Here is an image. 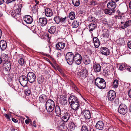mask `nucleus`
Here are the masks:
<instances>
[{
	"instance_id": "nucleus-1",
	"label": "nucleus",
	"mask_w": 131,
	"mask_h": 131,
	"mask_svg": "<svg viewBox=\"0 0 131 131\" xmlns=\"http://www.w3.org/2000/svg\"><path fill=\"white\" fill-rule=\"evenodd\" d=\"M95 83L100 89H104L106 86V83L105 80L100 78H97L95 79Z\"/></svg>"
},
{
	"instance_id": "nucleus-2",
	"label": "nucleus",
	"mask_w": 131,
	"mask_h": 131,
	"mask_svg": "<svg viewBox=\"0 0 131 131\" xmlns=\"http://www.w3.org/2000/svg\"><path fill=\"white\" fill-rule=\"evenodd\" d=\"M74 54L72 52L67 53L66 57L68 64L70 65L73 63L74 61Z\"/></svg>"
},
{
	"instance_id": "nucleus-3",
	"label": "nucleus",
	"mask_w": 131,
	"mask_h": 131,
	"mask_svg": "<svg viewBox=\"0 0 131 131\" xmlns=\"http://www.w3.org/2000/svg\"><path fill=\"white\" fill-rule=\"evenodd\" d=\"M88 73L87 69L84 67L81 70V72H78L77 75L78 77L82 79H84L87 76Z\"/></svg>"
},
{
	"instance_id": "nucleus-4",
	"label": "nucleus",
	"mask_w": 131,
	"mask_h": 131,
	"mask_svg": "<svg viewBox=\"0 0 131 131\" xmlns=\"http://www.w3.org/2000/svg\"><path fill=\"white\" fill-rule=\"evenodd\" d=\"M28 81L27 77L25 75L21 76L19 78V81L21 85L23 87L27 86Z\"/></svg>"
},
{
	"instance_id": "nucleus-5",
	"label": "nucleus",
	"mask_w": 131,
	"mask_h": 131,
	"mask_svg": "<svg viewBox=\"0 0 131 131\" xmlns=\"http://www.w3.org/2000/svg\"><path fill=\"white\" fill-rule=\"evenodd\" d=\"M127 106L124 104H121L118 108V111L120 114H125L127 111Z\"/></svg>"
},
{
	"instance_id": "nucleus-6",
	"label": "nucleus",
	"mask_w": 131,
	"mask_h": 131,
	"mask_svg": "<svg viewBox=\"0 0 131 131\" xmlns=\"http://www.w3.org/2000/svg\"><path fill=\"white\" fill-rule=\"evenodd\" d=\"M74 61L76 64L80 65L81 62L82 57L81 54L79 53H76L74 55Z\"/></svg>"
},
{
	"instance_id": "nucleus-7",
	"label": "nucleus",
	"mask_w": 131,
	"mask_h": 131,
	"mask_svg": "<svg viewBox=\"0 0 131 131\" xmlns=\"http://www.w3.org/2000/svg\"><path fill=\"white\" fill-rule=\"evenodd\" d=\"M27 78L28 81L30 83L34 82L36 79V76L34 73L32 72H29L28 74Z\"/></svg>"
},
{
	"instance_id": "nucleus-8",
	"label": "nucleus",
	"mask_w": 131,
	"mask_h": 131,
	"mask_svg": "<svg viewBox=\"0 0 131 131\" xmlns=\"http://www.w3.org/2000/svg\"><path fill=\"white\" fill-rule=\"evenodd\" d=\"M107 95L108 100L110 101H112L115 98L116 94L114 91L111 90L109 92Z\"/></svg>"
},
{
	"instance_id": "nucleus-9",
	"label": "nucleus",
	"mask_w": 131,
	"mask_h": 131,
	"mask_svg": "<svg viewBox=\"0 0 131 131\" xmlns=\"http://www.w3.org/2000/svg\"><path fill=\"white\" fill-rule=\"evenodd\" d=\"M82 116L86 119H89L91 117L90 112L88 110L83 111L81 114Z\"/></svg>"
},
{
	"instance_id": "nucleus-10",
	"label": "nucleus",
	"mask_w": 131,
	"mask_h": 131,
	"mask_svg": "<svg viewBox=\"0 0 131 131\" xmlns=\"http://www.w3.org/2000/svg\"><path fill=\"white\" fill-rule=\"evenodd\" d=\"M120 26L123 29H124L129 26H131V20L125 22L121 21L120 24Z\"/></svg>"
},
{
	"instance_id": "nucleus-11",
	"label": "nucleus",
	"mask_w": 131,
	"mask_h": 131,
	"mask_svg": "<svg viewBox=\"0 0 131 131\" xmlns=\"http://www.w3.org/2000/svg\"><path fill=\"white\" fill-rule=\"evenodd\" d=\"M38 22L39 25L44 26L47 24V20L45 18H40L39 19Z\"/></svg>"
},
{
	"instance_id": "nucleus-12",
	"label": "nucleus",
	"mask_w": 131,
	"mask_h": 131,
	"mask_svg": "<svg viewBox=\"0 0 131 131\" xmlns=\"http://www.w3.org/2000/svg\"><path fill=\"white\" fill-rule=\"evenodd\" d=\"M96 128L99 130H102L104 128V124L103 122L102 121L97 122L95 125Z\"/></svg>"
},
{
	"instance_id": "nucleus-13",
	"label": "nucleus",
	"mask_w": 131,
	"mask_h": 131,
	"mask_svg": "<svg viewBox=\"0 0 131 131\" xmlns=\"http://www.w3.org/2000/svg\"><path fill=\"white\" fill-rule=\"evenodd\" d=\"M24 20L27 24H31L33 21V19L31 17L28 15L24 16Z\"/></svg>"
},
{
	"instance_id": "nucleus-14",
	"label": "nucleus",
	"mask_w": 131,
	"mask_h": 131,
	"mask_svg": "<svg viewBox=\"0 0 131 131\" xmlns=\"http://www.w3.org/2000/svg\"><path fill=\"white\" fill-rule=\"evenodd\" d=\"M70 116V112H67L65 113L64 116L62 117V120L64 122H67L69 119Z\"/></svg>"
},
{
	"instance_id": "nucleus-15",
	"label": "nucleus",
	"mask_w": 131,
	"mask_h": 131,
	"mask_svg": "<svg viewBox=\"0 0 131 131\" xmlns=\"http://www.w3.org/2000/svg\"><path fill=\"white\" fill-rule=\"evenodd\" d=\"M59 102L62 105H64L67 104V100L66 95H61L60 96Z\"/></svg>"
},
{
	"instance_id": "nucleus-16",
	"label": "nucleus",
	"mask_w": 131,
	"mask_h": 131,
	"mask_svg": "<svg viewBox=\"0 0 131 131\" xmlns=\"http://www.w3.org/2000/svg\"><path fill=\"white\" fill-rule=\"evenodd\" d=\"M3 63H4L3 68L5 69L6 71H9L11 68V65L9 61Z\"/></svg>"
},
{
	"instance_id": "nucleus-17",
	"label": "nucleus",
	"mask_w": 131,
	"mask_h": 131,
	"mask_svg": "<svg viewBox=\"0 0 131 131\" xmlns=\"http://www.w3.org/2000/svg\"><path fill=\"white\" fill-rule=\"evenodd\" d=\"M78 101V99L74 95L71 96L69 97V102L70 104Z\"/></svg>"
},
{
	"instance_id": "nucleus-18",
	"label": "nucleus",
	"mask_w": 131,
	"mask_h": 131,
	"mask_svg": "<svg viewBox=\"0 0 131 131\" xmlns=\"http://www.w3.org/2000/svg\"><path fill=\"white\" fill-rule=\"evenodd\" d=\"M101 53L105 55H108L110 54V51L107 48L102 47L101 48Z\"/></svg>"
},
{
	"instance_id": "nucleus-19",
	"label": "nucleus",
	"mask_w": 131,
	"mask_h": 131,
	"mask_svg": "<svg viewBox=\"0 0 131 131\" xmlns=\"http://www.w3.org/2000/svg\"><path fill=\"white\" fill-rule=\"evenodd\" d=\"M72 108L75 111H76L79 109L80 104L79 101L75 102V103L70 104Z\"/></svg>"
},
{
	"instance_id": "nucleus-20",
	"label": "nucleus",
	"mask_w": 131,
	"mask_h": 131,
	"mask_svg": "<svg viewBox=\"0 0 131 131\" xmlns=\"http://www.w3.org/2000/svg\"><path fill=\"white\" fill-rule=\"evenodd\" d=\"M47 99V96L45 95L42 94L40 95L39 97V101L41 103L45 102Z\"/></svg>"
},
{
	"instance_id": "nucleus-21",
	"label": "nucleus",
	"mask_w": 131,
	"mask_h": 131,
	"mask_svg": "<svg viewBox=\"0 0 131 131\" xmlns=\"http://www.w3.org/2000/svg\"><path fill=\"white\" fill-rule=\"evenodd\" d=\"M7 47L6 42L4 40H1L0 41V48L2 50H5Z\"/></svg>"
},
{
	"instance_id": "nucleus-22",
	"label": "nucleus",
	"mask_w": 131,
	"mask_h": 131,
	"mask_svg": "<svg viewBox=\"0 0 131 131\" xmlns=\"http://www.w3.org/2000/svg\"><path fill=\"white\" fill-rule=\"evenodd\" d=\"M101 69V67L99 64H95L93 66V70L96 73L100 72Z\"/></svg>"
},
{
	"instance_id": "nucleus-23",
	"label": "nucleus",
	"mask_w": 131,
	"mask_h": 131,
	"mask_svg": "<svg viewBox=\"0 0 131 131\" xmlns=\"http://www.w3.org/2000/svg\"><path fill=\"white\" fill-rule=\"evenodd\" d=\"M65 44L63 42H59L56 45V47L57 50H60L64 48Z\"/></svg>"
},
{
	"instance_id": "nucleus-24",
	"label": "nucleus",
	"mask_w": 131,
	"mask_h": 131,
	"mask_svg": "<svg viewBox=\"0 0 131 131\" xmlns=\"http://www.w3.org/2000/svg\"><path fill=\"white\" fill-rule=\"evenodd\" d=\"M46 15L48 17L51 16L53 15V12L52 10L50 8H47L45 10Z\"/></svg>"
},
{
	"instance_id": "nucleus-25",
	"label": "nucleus",
	"mask_w": 131,
	"mask_h": 131,
	"mask_svg": "<svg viewBox=\"0 0 131 131\" xmlns=\"http://www.w3.org/2000/svg\"><path fill=\"white\" fill-rule=\"evenodd\" d=\"M22 7V4H20L18 5V8L16 9L15 13L13 14L14 16L20 15L21 9Z\"/></svg>"
},
{
	"instance_id": "nucleus-26",
	"label": "nucleus",
	"mask_w": 131,
	"mask_h": 131,
	"mask_svg": "<svg viewBox=\"0 0 131 131\" xmlns=\"http://www.w3.org/2000/svg\"><path fill=\"white\" fill-rule=\"evenodd\" d=\"M116 6V3L112 2L108 3L107 4V7L108 8H111L113 9H114Z\"/></svg>"
},
{
	"instance_id": "nucleus-27",
	"label": "nucleus",
	"mask_w": 131,
	"mask_h": 131,
	"mask_svg": "<svg viewBox=\"0 0 131 131\" xmlns=\"http://www.w3.org/2000/svg\"><path fill=\"white\" fill-rule=\"evenodd\" d=\"M49 106L55 107V104L54 102L51 99L48 100L46 103V106Z\"/></svg>"
},
{
	"instance_id": "nucleus-28",
	"label": "nucleus",
	"mask_w": 131,
	"mask_h": 131,
	"mask_svg": "<svg viewBox=\"0 0 131 131\" xmlns=\"http://www.w3.org/2000/svg\"><path fill=\"white\" fill-rule=\"evenodd\" d=\"M93 41L95 47L97 48L100 45V42L98 39L96 37H94Z\"/></svg>"
},
{
	"instance_id": "nucleus-29",
	"label": "nucleus",
	"mask_w": 131,
	"mask_h": 131,
	"mask_svg": "<svg viewBox=\"0 0 131 131\" xmlns=\"http://www.w3.org/2000/svg\"><path fill=\"white\" fill-rule=\"evenodd\" d=\"M115 11V9L108 8V9H105L104 12L106 14L111 15Z\"/></svg>"
},
{
	"instance_id": "nucleus-30",
	"label": "nucleus",
	"mask_w": 131,
	"mask_h": 131,
	"mask_svg": "<svg viewBox=\"0 0 131 131\" xmlns=\"http://www.w3.org/2000/svg\"><path fill=\"white\" fill-rule=\"evenodd\" d=\"M68 127L71 131L74 130L76 126L72 122L69 123L68 124Z\"/></svg>"
},
{
	"instance_id": "nucleus-31",
	"label": "nucleus",
	"mask_w": 131,
	"mask_h": 131,
	"mask_svg": "<svg viewBox=\"0 0 131 131\" xmlns=\"http://www.w3.org/2000/svg\"><path fill=\"white\" fill-rule=\"evenodd\" d=\"M56 30V27L54 26H52L48 29V31L50 34H54Z\"/></svg>"
},
{
	"instance_id": "nucleus-32",
	"label": "nucleus",
	"mask_w": 131,
	"mask_h": 131,
	"mask_svg": "<svg viewBox=\"0 0 131 131\" xmlns=\"http://www.w3.org/2000/svg\"><path fill=\"white\" fill-rule=\"evenodd\" d=\"M59 129L61 131H68V129L64 124L59 126Z\"/></svg>"
},
{
	"instance_id": "nucleus-33",
	"label": "nucleus",
	"mask_w": 131,
	"mask_h": 131,
	"mask_svg": "<svg viewBox=\"0 0 131 131\" xmlns=\"http://www.w3.org/2000/svg\"><path fill=\"white\" fill-rule=\"evenodd\" d=\"M8 58L7 56L5 54L3 53L1 55V58L3 62L8 61L7 60Z\"/></svg>"
},
{
	"instance_id": "nucleus-34",
	"label": "nucleus",
	"mask_w": 131,
	"mask_h": 131,
	"mask_svg": "<svg viewBox=\"0 0 131 131\" xmlns=\"http://www.w3.org/2000/svg\"><path fill=\"white\" fill-rule=\"evenodd\" d=\"M89 26L90 31H92L95 29V28L96 27V24L92 23L89 24Z\"/></svg>"
},
{
	"instance_id": "nucleus-35",
	"label": "nucleus",
	"mask_w": 131,
	"mask_h": 131,
	"mask_svg": "<svg viewBox=\"0 0 131 131\" xmlns=\"http://www.w3.org/2000/svg\"><path fill=\"white\" fill-rule=\"evenodd\" d=\"M72 3L73 5L75 6H78L80 3L79 0H72Z\"/></svg>"
},
{
	"instance_id": "nucleus-36",
	"label": "nucleus",
	"mask_w": 131,
	"mask_h": 131,
	"mask_svg": "<svg viewBox=\"0 0 131 131\" xmlns=\"http://www.w3.org/2000/svg\"><path fill=\"white\" fill-rule=\"evenodd\" d=\"M68 17L71 20L74 19L75 17V14L74 12H71L69 14Z\"/></svg>"
},
{
	"instance_id": "nucleus-37",
	"label": "nucleus",
	"mask_w": 131,
	"mask_h": 131,
	"mask_svg": "<svg viewBox=\"0 0 131 131\" xmlns=\"http://www.w3.org/2000/svg\"><path fill=\"white\" fill-rule=\"evenodd\" d=\"M84 63L86 65L90 64V60L88 58H84L83 59Z\"/></svg>"
},
{
	"instance_id": "nucleus-38",
	"label": "nucleus",
	"mask_w": 131,
	"mask_h": 131,
	"mask_svg": "<svg viewBox=\"0 0 131 131\" xmlns=\"http://www.w3.org/2000/svg\"><path fill=\"white\" fill-rule=\"evenodd\" d=\"M47 109V112H51L53 110L54 107V106H46Z\"/></svg>"
},
{
	"instance_id": "nucleus-39",
	"label": "nucleus",
	"mask_w": 131,
	"mask_h": 131,
	"mask_svg": "<svg viewBox=\"0 0 131 131\" xmlns=\"http://www.w3.org/2000/svg\"><path fill=\"white\" fill-rule=\"evenodd\" d=\"M79 25V23L77 21H74L72 23V26L73 28L77 27Z\"/></svg>"
},
{
	"instance_id": "nucleus-40",
	"label": "nucleus",
	"mask_w": 131,
	"mask_h": 131,
	"mask_svg": "<svg viewBox=\"0 0 131 131\" xmlns=\"http://www.w3.org/2000/svg\"><path fill=\"white\" fill-rule=\"evenodd\" d=\"M55 111L56 114L58 115L61 113V110L59 107L58 106H56L55 108Z\"/></svg>"
},
{
	"instance_id": "nucleus-41",
	"label": "nucleus",
	"mask_w": 131,
	"mask_h": 131,
	"mask_svg": "<svg viewBox=\"0 0 131 131\" xmlns=\"http://www.w3.org/2000/svg\"><path fill=\"white\" fill-rule=\"evenodd\" d=\"M38 81L40 84L42 83L44 81V78L42 76L38 77Z\"/></svg>"
},
{
	"instance_id": "nucleus-42",
	"label": "nucleus",
	"mask_w": 131,
	"mask_h": 131,
	"mask_svg": "<svg viewBox=\"0 0 131 131\" xmlns=\"http://www.w3.org/2000/svg\"><path fill=\"white\" fill-rule=\"evenodd\" d=\"M113 86L114 88H117L118 85V82L117 80H114L113 83Z\"/></svg>"
},
{
	"instance_id": "nucleus-43",
	"label": "nucleus",
	"mask_w": 131,
	"mask_h": 131,
	"mask_svg": "<svg viewBox=\"0 0 131 131\" xmlns=\"http://www.w3.org/2000/svg\"><path fill=\"white\" fill-rule=\"evenodd\" d=\"M53 19L57 24H59L60 22V17L59 16L55 17Z\"/></svg>"
},
{
	"instance_id": "nucleus-44",
	"label": "nucleus",
	"mask_w": 131,
	"mask_h": 131,
	"mask_svg": "<svg viewBox=\"0 0 131 131\" xmlns=\"http://www.w3.org/2000/svg\"><path fill=\"white\" fill-rule=\"evenodd\" d=\"M82 131H89L88 127L85 125H83L81 127Z\"/></svg>"
},
{
	"instance_id": "nucleus-45",
	"label": "nucleus",
	"mask_w": 131,
	"mask_h": 131,
	"mask_svg": "<svg viewBox=\"0 0 131 131\" xmlns=\"http://www.w3.org/2000/svg\"><path fill=\"white\" fill-rule=\"evenodd\" d=\"M67 17L65 16L64 17H60V22L63 23H65L67 21Z\"/></svg>"
},
{
	"instance_id": "nucleus-46",
	"label": "nucleus",
	"mask_w": 131,
	"mask_h": 131,
	"mask_svg": "<svg viewBox=\"0 0 131 131\" xmlns=\"http://www.w3.org/2000/svg\"><path fill=\"white\" fill-rule=\"evenodd\" d=\"M18 63L21 66H23L24 63L25 61L23 59H20L18 60Z\"/></svg>"
},
{
	"instance_id": "nucleus-47",
	"label": "nucleus",
	"mask_w": 131,
	"mask_h": 131,
	"mask_svg": "<svg viewBox=\"0 0 131 131\" xmlns=\"http://www.w3.org/2000/svg\"><path fill=\"white\" fill-rule=\"evenodd\" d=\"M91 5L93 6H94L96 5L97 3L96 1L95 0H92L90 2Z\"/></svg>"
},
{
	"instance_id": "nucleus-48",
	"label": "nucleus",
	"mask_w": 131,
	"mask_h": 131,
	"mask_svg": "<svg viewBox=\"0 0 131 131\" xmlns=\"http://www.w3.org/2000/svg\"><path fill=\"white\" fill-rule=\"evenodd\" d=\"M125 65L123 63H122L121 64L119 67V69L120 70H122L125 67Z\"/></svg>"
},
{
	"instance_id": "nucleus-49",
	"label": "nucleus",
	"mask_w": 131,
	"mask_h": 131,
	"mask_svg": "<svg viewBox=\"0 0 131 131\" xmlns=\"http://www.w3.org/2000/svg\"><path fill=\"white\" fill-rule=\"evenodd\" d=\"M127 46L129 48L131 49V41H128L127 43Z\"/></svg>"
},
{
	"instance_id": "nucleus-50",
	"label": "nucleus",
	"mask_w": 131,
	"mask_h": 131,
	"mask_svg": "<svg viewBox=\"0 0 131 131\" xmlns=\"http://www.w3.org/2000/svg\"><path fill=\"white\" fill-rule=\"evenodd\" d=\"M26 94L27 95H29L31 93L29 89L26 90Z\"/></svg>"
},
{
	"instance_id": "nucleus-51",
	"label": "nucleus",
	"mask_w": 131,
	"mask_h": 131,
	"mask_svg": "<svg viewBox=\"0 0 131 131\" xmlns=\"http://www.w3.org/2000/svg\"><path fill=\"white\" fill-rule=\"evenodd\" d=\"M15 0H7L6 1V3L7 4H8L13 2L15 1Z\"/></svg>"
},
{
	"instance_id": "nucleus-52",
	"label": "nucleus",
	"mask_w": 131,
	"mask_h": 131,
	"mask_svg": "<svg viewBox=\"0 0 131 131\" xmlns=\"http://www.w3.org/2000/svg\"><path fill=\"white\" fill-rule=\"evenodd\" d=\"M72 87L74 90L76 91H77L78 90V89L74 84H73L72 86Z\"/></svg>"
},
{
	"instance_id": "nucleus-53",
	"label": "nucleus",
	"mask_w": 131,
	"mask_h": 131,
	"mask_svg": "<svg viewBox=\"0 0 131 131\" xmlns=\"http://www.w3.org/2000/svg\"><path fill=\"white\" fill-rule=\"evenodd\" d=\"M31 121L30 119H26L25 121V123L27 124H28L29 123V122Z\"/></svg>"
},
{
	"instance_id": "nucleus-54",
	"label": "nucleus",
	"mask_w": 131,
	"mask_h": 131,
	"mask_svg": "<svg viewBox=\"0 0 131 131\" xmlns=\"http://www.w3.org/2000/svg\"><path fill=\"white\" fill-rule=\"evenodd\" d=\"M5 116L7 118V119H10L9 116V115L5 114H4Z\"/></svg>"
},
{
	"instance_id": "nucleus-55",
	"label": "nucleus",
	"mask_w": 131,
	"mask_h": 131,
	"mask_svg": "<svg viewBox=\"0 0 131 131\" xmlns=\"http://www.w3.org/2000/svg\"><path fill=\"white\" fill-rule=\"evenodd\" d=\"M57 56L58 57H60L61 56V54L59 52H58L57 53Z\"/></svg>"
},
{
	"instance_id": "nucleus-56",
	"label": "nucleus",
	"mask_w": 131,
	"mask_h": 131,
	"mask_svg": "<svg viewBox=\"0 0 131 131\" xmlns=\"http://www.w3.org/2000/svg\"><path fill=\"white\" fill-rule=\"evenodd\" d=\"M128 94L129 97L131 98V89L129 91Z\"/></svg>"
},
{
	"instance_id": "nucleus-57",
	"label": "nucleus",
	"mask_w": 131,
	"mask_h": 131,
	"mask_svg": "<svg viewBox=\"0 0 131 131\" xmlns=\"http://www.w3.org/2000/svg\"><path fill=\"white\" fill-rule=\"evenodd\" d=\"M12 121L15 123H16L17 122V120L14 118H12Z\"/></svg>"
},
{
	"instance_id": "nucleus-58",
	"label": "nucleus",
	"mask_w": 131,
	"mask_h": 131,
	"mask_svg": "<svg viewBox=\"0 0 131 131\" xmlns=\"http://www.w3.org/2000/svg\"><path fill=\"white\" fill-rule=\"evenodd\" d=\"M4 2V0H0V5L2 4Z\"/></svg>"
},
{
	"instance_id": "nucleus-59",
	"label": "nucleus",
	"mask_w": 131,
	"mask_h": 131,
	"mask_svg": "<svg viewBox=\"0 0 131 131\" xmlns=\"http://www.w3.org/2000/svg\"><path fill=\"white\" fill-rule=\"evenodd\" d=\"M33 123H34V126L35 127H36V124H35V121H34L33 122Z\"/></svg>"
},
{
	"instance_id": "nucleus-60",
	"label": "nucleus",
	"mask_w": 131,
	"mask_h": 131,
	"mask_svg": "<svg viewBox=\"0 0 131 131\" xmlns=\"http://www.w3.org/2000/svg\"><path fill=\"white\" fill-rule=\"evenodd\" d=\"M90 21H92V22H94L95 21V20L94 19V18H92Z\"/></svg>"
},
{
	"instance_id": "nucleus-61",
	"label": "nucleus",
	"mask_w": 131,
	"mask_h": 131,
	"mask_svg": "<svg viewBox=\"0 0 131 131\" xmlns=\"http://www.w3.org/2000/svg\"><path fill=\"white\" fill-rule=\"evenodd\" d=\"M112 2H113L114 3H115L116 2L118 1V0H112Z\"/></svg>"
},
{
	"instance_id": "nucleus-62",
	"label": "nucleus",
	"mask_w": 131,
	"mask_h": 131,
	"mask_svg": "<svg viewBox=\"0 0 131 131\" xmlns=\"http://www.w3.org/2000/svg\"><path fill=\"white\" fill-rule=\"evenodd\" d=\"M118 18L120 19H122V16H119L118 17Z\"/></svg>"
},
{
	"instance_id": "nucleus-63",
	"label": "nucleus",
	"mask_w": 131,
	"mask_h": 131,
	"mask_svg": "<svg viewBox=\"0 0 131 131\" xmlns=\"http://www.w3.org/2000/svg\"><path fill=\"white\" fill-rule=\"evenodd\" d=\"M129 6L130 8L131 9V1L129 3Z\"/></svg>"
},
{
	"instance_id": "nucleus-64",
	"label": "nucleus",
	"mask_w": 131,
	"mask_h": 131,
	"mask_svg": "<svg viewBox=\"0 0 131 131\" xmlns=\"http://www.w3.org/2000/svg\"><path fill=\"white\" fill-rule=\"evenodd\" d=\"M128 70L130 72H131V67L128 69Z\"/></svg>"
}]
</instances>
